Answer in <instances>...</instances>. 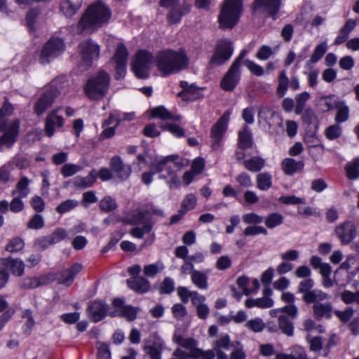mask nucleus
Listing matches in <instances>:
<instances>
[{"instance_id":"f257e3e1","label":"nucleus","mask_w":359,"mask_h":359,"mask_svg":"<svg viewBox=\"0 0 359 359\" xmlns=\"http://www.w3.org/2000/svg\"><path fill=\"white\" fill-rule=\"evenodd\" d=\"M314 281L311 278L302 280L297 287L298 292L302 294V300L307 304H313V316L316 319L320 320L325 318H330L332 313L331 303H322L327 299L329 295L320 290L313 289Z\"/></svg>"},{"instance_id":"f03ea898","label":"nucleus","mask_w":359,"mask_h":359,"mask_svg":"<svg viewBox=\"0 0 359 359\" xmlns=\"http://www.w3.org/2000/svg\"><path fill=\"white\" fill-rule=\"evenodd\" d=\"M111 16L109 8L101 1L89 6L78 23L79 32H93L106 25Z\"/></svg>"},{"instance_id":"7ed1b4c3","label":"nucleus","mask_w":359,"mask_h":359,"mask_svg":"<svg viewBox=\"0 0 359 359\" xmlns=\"http://www.w3.org/2000/svg\"><path fill=\"white\" fill-rule=\"evenodd\" d=\"M178 158L177 155H170L163 158L154 161L150 165V172H145L142 175V180L145 184H149L153 180L154 173H160L166 171L167 174H162L160 178L170 179L168 181L171 189L177 188L180 185V180L178 179L175 169H180L179 163L175 162Z\"/></svg>"},{"instance_id":"20e7f679","label":"nucleus","mask_w":359,"mask_h":359,"mask_svg":"<svg viewBox=\"0 0 359 359\" xmlns=\"http://www.w3.org/2000/svg\"><path fill=\"white\" fill-rule=\"evenodd\" d=\"M156 62L159 72L163 76H168L186 69L189 66V58L184 50H165L157 54Z\"/></svg>"},{"instance_id":"39448f33","label":"nucleus","mask_w":359,"mask_h":359,"mask_svg":"<svg viewBox=\"0 0 359 359\" xmlns=\"http://www.w3.org/2000/svg\"><path fill=\"white\" fill-rule=\"evenodd\" d=\"M111 78L104 70H99L87 80L84 92L90 100L103 98L109 90Z\"/></svg>"},{"instance_id":"423d86ee","label":"nucleus","mask_w":359,"mask_h":359,"mask_svg":"<svg viewBox=\"0 0 359 359\" xmlns=\"http://www.w3.org/2000/svg\"><path fill=\"white\" fill-rule=\"evenodd\" d=\"M242 13V0H225L218 16L220 27L233 29L238 22Z\"/></svg>"},{"instance_id":"0eeeda50","label":"nucleus","mask_w":359,"mask_h":359,"mask_svg":"<svg viewBox=\"0 0 359 359\" xmlns=\"http://www.w3.org/2000/svg\"><path fill=\"white\" fill-rule=\"evenodd\" d=\"M233 52L232 43L227 39L220 40L217 42L214 53L212 55L209 65L211 67H216L225 64L231 57Z\"/></svg>"},{"instance_id":"6e6552de","label":"nucleus","mask_w":359,"mask_h":359,"mask_svg":"<svg viewBox=\"0 0 359 359\" xmlns=\"http://www.w3.org/2000/svg\"><path fill=\"white\" fill-rule=\"evenodd\" d=\"M65 43L59 38L49 39L43 46L40 57V63H49L50 60L60 55L65 50Z\"/></svg>"},{"instance_id":"1a4fd4ad","label":"nucleus","mask_w":359,"mask_h":359,"mask_svg":"<svg viewBox=\"0 0 359 359\" xmlns=\"http://www.w3.org/2000/svg\"><path fill=\"white\" fill-rule=\"evenodd\" d=\"M152 60L153 56L150 53L146 50L137 52L135 60L132 63V69L135 76L140 79L147 78Z\"/></svg>"},{"instance_id":"9d476101","label":"nucleus","mask_w":359,"mask_h":359,"mask_svg":"<svg viewBox=\"0 0 359 359\" xmlns=\"http://www.w3.org/2000/svg\"><path fill=\"white\" fill-rule=\"evenodd\" d=\"M334 233L341 245H348L357 236V226L354 222L346 220L335 226Z\"/></svg>"},{"instance_id":"9b49d317","label":"nucleus","mask_w":359,"mask_h":359,"mask_svg":"<svg viewBox=\"0 0 359 359\" xmlns=\"http://www.w3.org/2000/svg\"><path fill=\"white\" fill-rule=\"evenodd\" d=\"M230 114L229 111H225L211 128L210 137L213 149H217L220 146V142L227 129Z\"/></svg>"},{"instance_id":"f8f14e48","label":"nucleus","mask_w":359,"mask_h":359,"mask_svg":"<svg viewBox=\"0 0 359 359\" xmlns=\"http://www.w3.org/2000/svg\"><path fill=\"white\" fill-rule=\"evenodd\" d=\"M83 63L87 68L92 65L93 61L100 56V46L91 39L81 42L79 46Z\"/></svg>"},{"instance_id":"ddd939ff","label":"nucleus","mask_w":359,"mask_h":359,"mask_svg":"<svg viewBox=\"0 0 359 359\" xmlns=\"http://www.w3.org/2000/svg\"><path fill=\"white\" fill-rule=\"evenodd\" d=\"M128 55L129 53L126 47L123 43H118L112 57V60L116 64V79H120L124 77L126 72Z\"/></svg>"},{"instance_id":"4468645a","label":"nucleus","mask_w":359,"mask_h":359,"mask_svg":"<svg viewBox=\"0 0 359 359\" xmlns=\"http://www.w3.org/2000/svg\"><path fill=\"white\" fill-rule=\"evenodd\" d=\"M282 0H255L252 6L253 15L266 13L275 18L278 13Z\"/></svg>"},{"instance_id":"2eb2a0df","label":"nucleus","mask_w":359,"mask_h":359,"mask_svg":"<svg viewBox=\"0 0 359 359\" xmlns=\"http://www.w3.org/2000/svg\"><path fill=\"white\" fill-rule=\"evenodd\" d=\"M58 95L59 91L56 88L47 89L35 103L34 107V113L37 116L43 114L52 106Z\"/></svg>"},{"instance_id":"dca6fc26","label":"nucleus","mask_w":359,"mask_h":359,"mask_svg":"<svg viewBox=\"0 0 359 359\" xmlns=\"http://www.w3.org/2000/svg\"><path fill=\"white\" fill-rule=\"evenodd\" d=\"M241 76V68L231 64L220 81L221 88L225 91H233L239 83Z\"/></svg>"},{"instance_id":"f3484780","label":"nucleus","mask_w":359,"mask_h":359,"mask_svg":"<svg viewBox=\"0 0 359 359\" xmlns=\"http://www.w3.org/2000/svg\"><path fill=\"white\" fill-rule=\"evenodd\" d=\"M20 129V121L15 119L6 128L4 134L0 137V151H3V147L11 148L17 141Z\"/></svg>"},{"instance_id":"a211bd4d","label":"nucleus","mask_w":359,"mask_h":359,"mask_svg":"<svg viewBox=\"0 0 359 359\" xmlns=\"http://www.w3.org/2000/svg\"><path fill=\"white\" fill-rule=\"evenodd\" d=\"M83 266L79 263H74L70 268L65 269L55 274L57 283L66 286H70L75 276L82 270Z\"/></svg>"},{"instance_id":"6ab92c4d","label":"nucleus","mask_w":359,"mask_h":359,"mask_svg":"<svg viewBox=\"0 0 359 359\" xmlns=\"http://www.w3.org/2000/svg\"><path fill=\"white\" fill-rule=\"evenodd\" d=\"M123 222L131 225L151 222V212L148 208H137L123 218Z\"/></svg>"},{"instance_id":"aec40b11","label":"nucleus","mask_w":359,"mask_h":359,"mask_svg":"<svg viewBox=\"0 0 359 359\" xmlns=\"http://www.w3.org/2000/svg\"><path fill=\"white\" fill-rule=\"evenodd\" d=\"M108 306L102 301H93L88 306V316L91 321L97 323L102 320L107 313Z\"/></svg>"},{"instance_id":"412c9836","label":"nucleus","mask_w":359,"mask_h":359,"mask_svg":"<svg viewBox=\"0 0 359 359\" xmlns=\"http://www.w3.org/2000/svg\"><path fill=\"white\" fill-rule=\"evenodd\" d=\"M191 11V4L183 1L181 4L173 6L167 14V21L170 25L177 24L180 22L182 16Z\"/></svg>"},{"instance_id":"4be33fe9","label":"nucleus","mask_w":359,"mask_h":359,"mask_svg":"<svg viewBox=\"0 0 359 359\" xmlns=\"http://www.w3.org/2000/svg\"><path fill=\"white\" fill-rule=\"evenodd\" d=\"M60 107L51 111L47 116L45 123V132L48 137H52L55 130V127L61 128L64 125V119L57 113Z\"/></svg>"},{"instance_id":"5701e85b","label":"nucleus","mask_w":359,"mask_h":359,"mask_svg":"<svg viewBox=\"0 0 359 359\" xmlns=\"http://www.w3.org/2000/svg\"><path fill=\"white\" fill-rule=\"evenodd\" d=\"M111 170L122 180L129 177L131 173V168L123 163L120 156H114L110 161Z\"/></svg>"},{"instance_id":"b1692460","label":"nucleus","mask_w":359,"mask_h":359,"mask_svg":"<svg viewBox=\"0 0 359 359\" xmlns=\"http://www.w3.org/2000/svg\"><path fill=\"white\" fill-rule=\"evenodd\" d=\"M163 348L164 343L160 339L154 341H147L144 346V350L150 359H161Z\"/></svg>"},{"instance_id":"393cba45","label":"nucleus","mask_w":359,"mask_h":359,"mask_svg":"<svg viewBox=\"0 0 359 359\" xmlns=\"http://www.w3.org/2000/svg\"><path fill=\"white\" fill-rule=\"evenodd\" d=\"M83 0H61L60 11L68 18L76 14L81 7Z\"/></svg>"},{"instance_id":"a878e982","label":"nucleus","mask_w":359,"mask_h":359,"mask_svg":"<svg viewBox=\"0 0 359 359\" xmlns=\"http://www.w3.org/2000/svg\"><path fill=\"white\" fill-rule=\"evenodd\" d=\"M303 161H296L291 158H287L281 162V168L287 175H292L294 173L302 171L304 168Z\"/></svg>"},{"instance_id":"bb28decb","label":"nucleus","mask_w":359,"mask_h":359,"mask_svg":"<svg viewBox=\"0 0 359 359\" xmlns=\"http://www.w3.org/2000/svg\"><path fill=\"white\" fill-rule=\"evenodd\" d=\"M130 288L139 293H144L150 289V283L142 276H137L127 280Z\"/></svg>"},{"instance_id":"cd10ccee","label":"nucleus","mask_w":359,"mask_h":359,"mask_svg":"<svg viewBox=\"0 0 359 359\" xmlns=\"http://www.w3.org/2000/svg\"><path fill=\"white\" fill-rule=\"evenodd\" d=\"M0 264L4 266L10 267L13 275L21 276L24 273L25 264L20 259L5 258L1 260Z\"/></svg>"},{"instance_id":"c85d7f7f","label":"nucleus","mask_w":359,"mask_h":359,"mask_svg":"<svg viewBox=\"0 0 359 359\" xmlns=\"http://www.w3.org/2000/svg\"><path fill=\"white\" fill-rule=\"evenodd\" d=\"M259 117L267 122L269 128H271L273 123L271 120H275L278 125L282 126V119L278 114L274 111L266 107H262L259 111Z\"/></svg>"},{"instance_id":"c756f323","label":"nucleus","mask_w":359,"mask_h":359,"mask_svg":"<svg viewBox=\"0 0 359 359\" xmlns=\"http://www.w3.org/2000/svg\"><path fill=\"white\" fill-rule=\"evenodd\" d=\"M97 172L92 170L86 177H76L74 180V185L79 189H86L91 187L96 181Z\"/></svg>"},{"instance_id":"7c9ffc66","label":"nucleus","mask_w":359,"mask_h":359,"mask_svg":"<svg viewBox=\"0 0 359 359\" xmlns=\"http://www.w3.org/2000/svg\"><path fill=\"white\" fill-rule=\"evenodd\" d=\"M191 281L198 288L207 290L208 287V276L201 271L196 270L191 273Z\"/></svg>"},{"instance_id":"2f4dec72","label":"nucleus","mask_w":359,"mask_h":359,"mask_svg":"<svg viewBox=\"0 0 359 359\" xmlns=\"http://www.w3.org/2000/svg\"><path fill=\"white\" fill-rule=\"evenodd\" d=\"M245 168L250 171L257 172L260 171L265 165V160L260 156H253L243 162Z\"/></svg>"},{"instance_id":"473e14b6","label":"nucleus","mask_w":359,"mask_h":359,"mask_svg":"<svg viewBox=\"0 0 359 359\" xmlns=\"http://www.w3.org/2000/svg\"><path fill=\"white\" fill-rule=\"evenodd\" d=\"M238 144L243 149L250 148L252 145V133L247 126L238 133Z\"/></svg>"},{"instance_id":"72a5a7b5","label":"nucleus","mask_w":359,"mask_h":359,"mask_svg":"<svg viewBox=\"0 0 359 359\" xmlns=\"http://www.w3.org/2000/svg\"><path fill=\"white\" fill-rule=\"evenodd\" d=\"M173 341L180 347L184 348L187 351L198 349V348L196 347L197 341L193 338H184L181 335L175 334L173 337Z\"/></svg>"},{"instance_id":"f704fd0d","label":"nucleus","mask_w":359,"mask_h":359,"mask_svg":"<svg viewBox=\"0 0 359 359\" xmlns=\"http://www.w3.org/2000/svg\"><path fill=\"white\" fill-rule=\"evenodd\" d=\"M177 95L185 101H194L203 97L200 90L193 85H190L186 91L180 92Z\"/></svg>"},{"instance_id":"c9c22d12","label":"nucleus","mask_w":359,"mask_h":359,"mask_svg":"<svg viewBox=\"0 0 359 359\" xmlns=\"http://www.w3.org/2000/svg\"><path fill=\"white\" fill-rule=\"evenodd\" d=\"M279 329L283 333L290 337L293 335L294 326L290 317L280 315L278 317Z\"/></svg>"},{"instance_id":"e433bc0d","label":"nucleus","mask_w":359,"mask_h":359,"mask_svg":"<svg viewBox=\"0 0 359 359\" xmlns=\"http://www.w3.org/2000/svg\"><path fill=\"white\" fill-rule=\"evenodd\" d=\"M137 308H135L130 306H126L123 308V311H115L109 313V316L111 317H114L116 316H123L128 320L132 321L134 320L137 317V313L138 311Z\"/></svg>"},{"instance_id":"4c0bfd02","label":"nucleus","mask_w":359,"mask_h":359,"mask_svg":"<svg viewBox=\"0 0 359 359\" xmlns=\"http://www.w3.org/2000/svg\"><path fill=\"white\" fill-rule=\"evenodd\" d=\"M152 116L157 117L162 120L180 121V116H175L168 111L164 107L161 106L152 110Z\"/></svg>"},{"instance_id":"58836bf2","label":"nucleus","mask_w":359,"mask_h":359,"mask_svg":"<svg viewBox=\"0 0 359 359\" xmlns=\"http://www.w3.org/2000/svg\"><path fill=\"white\" fill-rule=\"evenodd\" d=\"M257 187L262 191H267L272 187V177L269 172H262L257 175Z\"/></svg>"},{"instance_id":"ea45409f","label":"nucleus","mask_w":359,"mask_h":359,"mask_svg":"<svg viewBox=\"0 0 359 359\" xmlns=\"http://www.w3.org/2000/svg\"><path fill=\"white\" fill-rule=\"evenodd\" d=\"M289 79L285 71H282L278 76V85L276 93L279 97H283L287 90Z\"/></svg>"},{"instance_id":"a19ab883","label":"nucleus","mask_w":359,"mask_h":359,"mask_svg":"<svg viewBox=\"0 0 359 359\" xmlns=\"http://www.w3.org/2000/svg\"><path fill=\"white\" fill-rule=\"evenodd\" d=\"M197 198L192 194H187L182 202L180 212L184 215L188 211L194 209L196 205Z\"/></svg>"},{"instance_id":"79ce46f5","label":"nucleus","mask_w":359,"mask_h":359,"mask_svg":"<svg viewBox=\"0 0 359 359\" xmlns=\"http://www.w3.org/2000/svg\"><path fill=\"white\" fill-rule=\"evenodd\" d=\"M341 299L346 304L355 303L359 306V290L355 292L344 290L340 294Z\"/></svg>"},{"instance_id":"37998d69","label":"nucleus","mask_w":359,"mask_h":359,"mask_svg":"<svg viewBox=\"0 0 359 359\" xmlns=\"http://www.w3.org/2000/svg\"><path fill=\"white\" fill-rule=\"evenodd\" d=\"M347 177L350 180H355L359 177V158L354 159L352 162L346 165Z\"/></svg>"},{"instance_id":"c03bdc74","label":"nucleus","mask_w":359,"mask_h":359,"mask_svg":"<svg viewBox=\"0 0 359 359\" xmlns=\"http://www.w3.org/2000/svg\"><path fill=\"white\" fill-rule=\"evenodd\" d=\"M283 220L284 217L281 214L273 212L265 219V224L267 228L273 229L280 225Z\"/></svg>"},{"instance_id":"a18cd8bd","label":"nucleus","mask_w":359,"mask_h":359,"mask_svg":"<svg viewBox=\"0 0 359 359\" xmlns=\"http://www.w3.org/2000/svg\"><path fill=\"white\" fill-rule=\"evenodd\" d=\"M326 51L327 44L325 42L318 44L311 55L310 60L307 62V65H309L310 63H316L318 62L325 55Z\"/></svg>"},{"instance_id":"49530a36","label":"nucleus","mask_w":359,"mask_h":359,"mask_svg":"<svg viewBox=\"0 0 359 359\" xmlns=\"http://www.w3.org/2000/svg\"><path fill=\"white\" fill-rule=\"evenodd\" d=\"M309 97L310 94L307 92H303L295 96L296 107L294 111L297 114H301L303 112L305 103Z\"/></svg>"},{"instance_id":"de8ad7c7","label":"nucleus","mask_w":359,"mask_h":359,"mask_svg":"<svg viewBox=\"0 0 359 359\" xmlns=\"http://www.w3.org/2000/svg\"><path fill=\"white\" fill-rule=\"evenodd\" d=\"M81 170L82 167L81 165L73 163H66L61 168L60 172L63 177H69L79 172Z\"/></svg>"},{"instance_id":"09e8293b","label":"nucleus","mask_w":359,"mask_h":359,"mask_svg":"<svg viewBox=\"0 0 359 359\" xmlns=\"http://www.w3.org/2000/svg\"><path fill=\"white\" fill-rule=\"evenodd\" d=\"M153 227L151 222H147L142 227H135L131 229L130 234L137 238H143L145 233H149Z\"/></svg>"},{"instance_id":"8fccbe9b","label":"nucleus","mask_w":359,"mask_h":359,"mask_svg":"<svg viewBox=\"0 0 359 359\" xmlns=\"http://www.w3.org/2000/svg\"><path fill=\"white\" fill-rule=\"evenodd\" d=\"M100 208L102 211L110 212L117 208V203L114 199L110 196H105L100 201Z\"/></svg>"},{"instance_id":"3c124183","label":"nucleus","mask_w":359,"mask_h":359,"mask_svg":"<svg viewBox=\"0 0 359 359\" xmlns=\"http://www.w3.org/2000/svg\"><path fill=\"white\" fill-rule=\"evenodd\" d=\"M79 205V202L76 200L69 199L58 205L56 211L60 214H64L71 210H73Z\"/></svg>"},{"instance_id":"603ef678","label":"nucleus","mask_w":359,"mask_h":359,"mask_svg":"<svg viewBox=\"0 0 359 359\" xmlns=\"http://www.w3.org/2000/svg\"><path fill=\"white\" fill-rule=\"evenodd\" d=\"M245 326L254 332H260L265 327V323L259 318L248 320Z\"/></svg>"},{"instance_id":"864d4df0","label":"nucleus","mask_w":359,"mask_h":359,"mask_svg":"<svg viewBox=\"0 0 359 359\" xmlns=\"http://www.w3.org/2000/svg\"><path fill=\"white\" fill-rule=\"evenodd\" d=\"M29 182L27 177H22L16 184V189L21 197H27L28 196L29 193V189L28 188Z\"/></svg>"},{"instance_id":"5fc2aeb1","label":"nucleus","mask_w":359,"mask_h":359,"mask_svg":"<svg viewBox=\"0 0 359 359\" xmlns=\"http://www.w3.org/2000/svg\"><path fill=\"white\" fill-rule=\"evenodd\" d=\"M163 130L170 132L172 135L177 137L184 136L185 132L182 128L176 124H163L160 126Z\"/></svg>"},{"instance_id":"6e6d98bb","label":"nucleus","mask_w":359,"mask_h":359,"mask_svg":"<svg viewBox=\"0 0 359 359\" xmlns=\"http://www.w3.org/2000/svg\"><path fill=\"white\" fill-rule=\"evenodd\" d=\"M24 241L20 238H13L7 245L6 250L10 252H17L23 249Z\"/></svg>"},{"instance_id":"4d7b16f0","label":"nucleus","mask_w":359,"mask_h":359,"mask_svg":"<svg viewBox=\"0 0 359 359\" xmlns=\"http://www.w3.org/2000/svg\"><path fill=\"white\" fill-rule=\"evenodd\" d=\"M175 289V283L172 278H165L159 287V292L163 294H170Z\"/></svg>"},{"instance_id":"13d9d810","label":"nucleus","mask_w":359,"mask_h":359,"mask_svg":"<svg viewBox=\"0 0 359 359\" xmlns=\"http://www.w3.org/2000/svg\"><path fill=\"white\" fill-rule=\"evenodd\" d=\"M172 355L177 359H191V358H196V349L193 351H184L181 348H177L173 353Z\"/></svg>"},{"instance_id":"bf43d9fd","label":"nucleus","mask_w":359,"mask_h":359,"mask_svg":"<svg viewBox=\"0 0 359 359\" xmlns=\"http://www.w3.org/2000/svg\"><path fill=\"white\" fill-rule=\"evenodd\" d=\"M230 338L228 334L221 335L219 339L213 344L214 350H221V348L227 350L230 348Z\"/></svg>"},{"instance_id":"052dcab7","label":"nucleus","mask_w":359,"mask_h":359,"mask_svg":"<svg viewBox=\"0 0 359 359\" xmlns=\"http://www.w3.org/2000/svg\"><path fill=\"white\" fill-rule=\"evenodd\" d=\"M244 65L248 67V69L257 76H261L264 74V70L262 67L256 64L253 61H251L248 59L243 61Z\"/></svg>"},{"instance_id":"680f3d73","label":"nucleus","mask_w":359,"mask_h":359,"mask_svg":"<svg viewBox=\"0 0 359 359\" xmlns=\"http://www.w3.org/2000/svg\"><path fill=\"white\" fill-rule=\"evenodd\" d=\"M243 234L246 236H256L258 234L267 235L268 231L263 226L252 225V226H249L247 228H245L243 231Z\"/></svg>"},{"instance_id":"e2e57ef3","label":"nucleus","mask_w":359,"mask_h":359,"mask_svg":"<svg viewBox=\"0 0 359 359\" xmlns=\"http://www.w3.org/2000/svg\"><path fill=\"white\" fill-rule=\"evenodd\" d=\"M341 132H342L341 128L339 126L334 124V125L329 126L326 129L325 134H326V137L329 140H335V139L338 138L339 137H340V135H341Z\"/></svg>"},{"instance_id":"0e129e2a","label":"nucleus","mask_w":359,"mask_h":359,"mask_svg":"<svg viewBox=\"0 0 359 359\" xmlns=\"http://www.w3.org/2000/svg\"><path fill=\"white\" fill-rule=\"evenodd\" d=\"M44 220L41 215H34L27 223V227L32 229H39L43 226Z\"/></svg>"},{"instance_id":"69168bd1","label":"nucleus","mask_w":359,"mask_h":359,"mask_svg":"<svg viewBox=\"0 0 359 359\" xmlns=\"http://www.w3.org/2000/svg\"><path fill=\"white\" fill-rule=\"evenodd\" d=\"M97 359H111V353L107 344L104 343L97 344Z\"/></svg>"},{"instance_id":"338daca9","label":"nucleus","mask_w":359,"mask_h":359,"mask_svg":"<svg viewBox=\"0 0 359 359\" xmlns=\"http://www.w3.org/2000/svg\"><path fill=\"white\" fill-rule=\"evenodd\" d=\"M12 165L6 163L0 168V184H5L9 181Z\"/></svg>"},{"instance_id":"774afa93","label":"nucleus","mask_w":359,"mask_h":359,"mask_svg":"<svg viewBox=\"0 0 359 359\" xmlns=\"http://www.w3.org/2000/svg\"><path fill=\"white\" fill-rule=\"evenodd\" d=\"M67 236V234L65 229L57 228L51 233L50 236H49L50 238V243L53 244L57 243L65 239Z\"/></svg>"}]
</instances>
